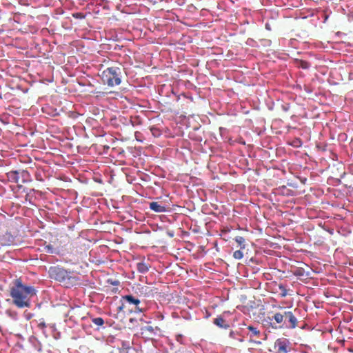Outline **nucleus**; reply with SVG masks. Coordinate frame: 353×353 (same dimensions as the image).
Returning a JSON list of instances; mask_svg holds the SVG:
<instances>
[{
    "mask_svg": "<svg viewBox=\"0 0 353 353\" xmlns=\"http://www.w3.org/2000/svg\"><path fill=\"white\" fill-rule=\"evenodd\" d=\"M36 294L37 291L33 286L23 284L21 279H16L9 290L12 304L19 309L30 308L31 299Z\"/></svg>",
    "mask_w": 353,
    "mask_h": 353,
    "instance_id": "obj_1",
    "label": "nucleus"
},
{
    "mask_svg": "<svg viewBox=\"0 0 353 353\" xmlns=\"http://www.w3.org/2000/svg\"><path fill=\"white\" fill-rule=\"evenodd\" d=\"M214 323L221 328L227 329L230 327L229 325L226 323L225 320L221 316H218L214 319Z\"/></svg>",
    "mask_w": 353,
    "mask_h": 353,
    "instance_id": "obj_9",
    "label": "nucleus"
},
{
    "mask_svg": "<svg viewBox=\"0 0 353 353\" xmlns=\"http://www.w3.org/2000/svg\"><path fill=\"white\" fill-rule=\"evenodd\" d=\"M233 256L236 259H241L243 256V254L241 250H236L233 253Z\"/></svg>",
    "mask_w": 353,
    "mask_h": 353,
    "instance_id": "obj_16",
    "label": "nucleus"
},
{
    "mask_svg": "<svg viewBox=\"0 0 353 353\" xmlns=\"http://www.w3.org/2000/svg\"><path fill=\"white\" fill-rule=\"evenodd\" d=\"M284 315L285 320H287L288 323V324H286L287 327L295 328L298 325L297 319L292 312L284 310Z\"/></svg>",
    "mask_w": 353,
    "mask_h": 353,
    "instance_id": "obj_6",
    "label": "nucleus"
},
{
    "mask_svg": "<svg viewBox=\"0 0 353 353\" xmlns=\"http://www.w3.org/2000/svg\"><path fill=\"white\" fill-rule=\"evenodd\" d=\"M8 180L12 183H26L31 181L30 174L26 170H12L8 172L7 174Z\"/></svg>",
    "mask_w": 353,
    "mask_h": 353,
    "instance_id": "obj_4",
    "label": "nucleus"
},
{
    "mask_svg": "<svg viewBox=\"0 0 353 353\" xmlns=\"http://www.w3.org/2000/svg\"><path fill=\"white\" fill-rule=\"evenodd\" d=\"M137 270L141 273H145L149 270V267L145 263H139L137 264Z\"/></svg>",
    "mask_w": 353,
    "mask_h": 353,
    "instance_id": "obj_12",
    "label": "nucleus"
},
{
    "mask_svg": "<svg viewBox=\"0 0 353 353\" xmlns=\"http://www.w3.org/2000/svg\"><path fill=\"white\" fill-rule=\"evenodd\" d=\"M40 325L45 326V324L40 323Z\"/></svg>",
    "mask_w": 353,
    "mask_h": 353,
    "instance_id": "obj_25",
    "label": "nucleus"
},
{
    "mask_svg": "<svg viewBox=\"0 0 353 353\" xmlns=\"http://www.w3.org/2000/svg\"><path fill=\"white\" fill-rule=\"evenodd\" d=\"M40 325L45 326V324L40 323Z\"/></svg>",
    "mask_w": 353,
    "mask_h": 353,
    "instance_id": "obj_24",
    "label": "nucleus"
},
{
    "mask_svg": "<svg viewBox=\"0 0 353 353\" xmlns=\"http://www.w3.org/2000/svg\"><path fill=\"white\" fill-rule=\"evenodd\" d=\"M72 16L74 18L78 19H83L85 17V16L82 12L73 13Z\"/></svg>",
    "mask_w": 353,
    "mask_h": 353,
    "instance_id": "obj_20",
    "label": "nucleus"
},
{
    "mask_svg": "<svg viewBox=\"0 0 353 353\" xmlns=\"http://www.w3.org/2000/svg\"><path fill=\"white\" fill-rule=\"evenodd\" d=\"M101 77L105 85L110 87L119 85L121 83L122 70L119 67H109L102 72Z\"/></svg>",
    "mask_w": 353,
    "mask_h": 353,
    "instance_id": "obj_3",
    "label": "nucleus"
},
{
    "mask_svg": "<svg viewBox=\"0 0 353 353\" xmlns=\"http://www.w3.org/2000/svg\"><path fill=\"white\" fill-rule=\"evenodd\" d=\"M293 274L297 276H303L304 275V270L303 268H297L293 272Z\"/></svg>",
    "mask_w": 353,
    "mask_h": 353,
    "instance_id": "obj_18",
    "label": "nucleus"
},
{
    "mask_svg": "<svg viewBox=\"0 0 353 353\" xmlns=\"http://www.w3.org/2000/svg\"><path fill=\"white\" fill-rule=\"evenodd\" d=\"M142 334H153L154 333V329L151 325H146L141 328Z\"/></svg>",
    "mask_w": 353,
    "mask_h": 353,
    "instance_id": "obj_14",
    "label": "nucleus"
},
{
    "mask_svg": "<svg viewBox=\"0 0 353 353\" xmlns=\"http://www.w3.org/2000/svg\"><path fill=\"white\" fill-rule=\"evenodd\" d=\"M92 322L97 327H101L104 324V320L101 317H94L91 319Z\"/></svg>",
    "mask_w": 353,
    "mask_h": 353,
    "instance_id": "obj_13",
    "label": "nucleus"
},
{
    "mask_svg": "<svg viewBox=\"0 0 353 353\" xmlns=\"http://www.w3.org/2000/svg\"><path fill=\"white\" fill-rule=\"evenodd\" d=\"M283 316H285L284 311L282 313H281V312L275 313L272 318L275 320V321L278 324H281L284 322Z\"/></svg>",
    "mask_w": 353,
    "mask_h": 353,
    "instance_id": "obj_11",
    "label": "nucleus"
},
{
    "mask_svg": "<svg viewBox=\"0 0 353 353\" xmlns=\"http://www.w3.org/2000/svg\"><path fill=\"white\" fill-rule=\"evenodd\" d=\"M235 241L238 243L241 249L245 248V239L243 236H237L235 237Z\"/></svg>",
    "mask_w": 353,
    "mask_h": 353,
    "instance_id": "obj_15",
    "label": "nucleus"
},
{
    "mask_svg": "<svg viewBox=\"0 0 353 353\" xmlns=\"http://www.w3.org/2000/svg\"><path fill=\"white\" fill-rule=\"evenodd\" d=\"M276 347H278V352L279 353H288V347L285 340H277L276 342Z\"/></svg>",
    "mask_w": 353,
    "mask_h": 353,
    "instance_id": "obj_7",
    "label": "nucleus"
},
{
    "mask_svg": "<svg viewBox=\"0 0 353 353\" xmlns=\"http://www.w3.org/2000/svg\"><path fill=\"white\" fill-rule=\"evenodd\" d=\"M248 330L250 331V333L248 334L249 336L250 341H252L253 337H259L260 335V331L257 329V327L249 325L248 327Z\"/></svg>",
    "mask_w": 353,
    "mask_h": 353,
    "instance_id": "obj_10",
    "label": "nucleus"
},
{
    "mask_svg": "<svg viewBox=\"0 0 353 353\" xmlns=\"http://www.w3.org/2000/svg\"><path fill=\"white\" fill-rule=\"evenodd\" d=\"M283 320H284L283 323H286L287 322V320H285V316H283Z\"/></svg>",
    "mask_w": 353,
    "mask_h": 353,
    "instance_id": "obj_23",
    "label": "nucleus"
},
{
    "mask_svg": "<svg viewBox=\"0 0 353 353\" xmlns=\"http://www.w3.org/2000/svg\"><path fill=\"white\" fill-rule=\"evenodd\" d=\"M48 274L51 279L63 283L66 287L75 285L79 281L77 276L59 266L50 267Z\"/></svg>",
    "mask_w": 353,
    "mask_h": 353,
    "instance_id": "obj_2",
    "label": "nucleus"
},
{
    "mask_svg": "<svg viewBox=\"0 0 353 353\" xmlns=\"http://www.w3.org/2000/svg\"><path fill=\"white\" fill-rule=\"evenodd\" d=\"M310 66V64L306 61H300L299 67L303 69H307Z\"/></svg>",
    "mask_w": 353,
    "mask_h": 353,
    "instance_id": "obj_19",
    "label": "nucleus"
},
{
    "mask_svg": "<svg viewBox=\"0 0 353 353\" xmlns=\"http://www.w3.org/2000/svg\"><path fill=\"white\" fill-rule=\"evenodd\" d=\"M279 288L281 290L280 294H281V297L286 296L288 295V290L285 288V287L282 285H280Z\"/></svg>",
    "mask_w": 353,
    "mask_h": 353,
    "instance_id": "obj_17",
    "label": "nucleus"
},
{
    "mask_svg": "<svg viewBox=\"0 0 353 353\" xmlns=\"http://www.w3.org/2000/svg\"><path fill=\"white\" fill-rule=\"evenodd\" d=\"M45 249L46 250L47 252L48 253H54V248L52 245H48L45 247Z\"/></svg>",
    "mask_w": 353,
    "mask_h": 353,
    "instance_id": "obj_22",
    "label": "nucleus"
},
{
    "mask_svg": "<svg viewBox=\"0 0 353 353\" xmlns=\"http://www.w3.org/2000/svg\"><path fill=\"white\" fill-rule=\"evenodd\" d=\"M150 130L154 136L158 137L160 135V132L158 128L152 127L151 128Z\"/></svg>",
    "mask_w": 353,
    "mask_h": 353,
    "instance_id": "obj_21",
    "label": "nucleus"
},
{
    "mask_svg": "<svg viewBox=\"0 0 353 353\" xmlns=\"http://www.w3.org/2000/svg\"><path fill=\"white\" fill-rule=\"evenodd\" d=\"M150 208L156 212H164L166 211V207L160 205L158 202H151L150 203Z\"/></svg>",
    "mask_w": 353,
    "mask_h": 353,
    "instance_id": "obj_8",
    "label": "nucleus"
},
{
    "mask_svg": "<svg viewBox=\"0 0 353 353\" xmlns=\"http://www.w3.org/2000/svg\"><path fill=\"white\" fill-rule=\"evenodd\" d=\"M122 299L129 305H134L135 312L141 313L145 310V304L132 294L123 296Z\"/></svg>",
    "mask_w": 353,
    "mask_h": 353,
    "instance_id": "obj_5",
    "label": "nucleus"
}]
</instances>
